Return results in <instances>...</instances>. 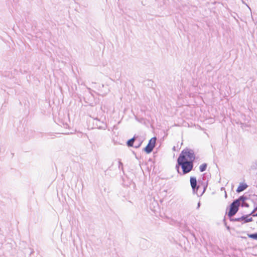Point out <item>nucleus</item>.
Wrapping results in <instances>:
<instances>
[{"mask_svg": "<svg viewBox=\"0 0 257 257\" xmlns=\"http://www.w3.org/2000/svg\"><path fill=\"white\" fill-rule=\"evenodd\" d=\"M223 189H224V188H223V187H222V188H221V190H223Z\"/></svg>", "mask_w": 257, "mask_h": 257, "instance_id": "nucleus-30", "label": "nucleus"}, {"mask_svg": "<svg viewBox=\"0 0 257 257\" xmlns=\"http://www.w3.org/2000/svg\"><path fill=\"white\" fill-rule=\"evenodd\" d=\"M240 206H241L242 207H249V204L248 203H246V202H243L241 204H240Z\"/></svg>", "mask_w": 257, "mask_h": 257, "instance_id": "nucleus-16", "label": "nucleus"}, {"mask_svg": "<svg viewBox=\"0 0 257 257\" xmlns=\"http://www.w3.org/2000/svg\"><path fill=\"white\" fill-rule=\"evenodd\" d=\"M87 89H88V90H89V91H90L91 90V89H90V88H89V87H87Z\"/></svg>", "mask_w": 257, "mask_h": 257, "instance_id": "nucleus-27", "label": "nucleus"}, {"mask_svg": "<svg viewBox=\"0 0 257 257\" xmlns=\"http://www.w3.org/2000/svg\"><path fill=\"white\" fill-rule=\"evenodd\" d=\"M118 168L123 171V164L121 163L120 160L118 161Z\"/></svg>", "mask_w": 257, "mask_h": 257, "instance_id": "nucleus-18", "label": "nucleus"}, {"mask_svg": "<svg viewBox=\"0 0 257 257\" xmlns=\"http://www.w3.org/2000/svg\"><path fill=\"white\" fill-rule=\"evenodd\" d=\"M180 165H179L178 163L177 164V165H176V169L177 170V171L178 172V174H179L180 175H182V173L180 172Z\"/></svg>", "mask_w": 257, "mask_h": 257, "instance_id": "nucleus-14", "label": "nucleus"}, {"mask_svg": "<svg viewBox=\"0 0 257 257\" xmlns=\"http://www.w3.org/2000/svg\"><path fill=\"white\" fill-rule=\"evenodd\" d=\"M255 215L257 217V213L255 214Z\"/></svg>", "mask_w": 257, "mask_h": 257, "instance_id": "nucleus-29", "label": "nucleus"}, {"mask_svg": "<svg viewBox=\"0 0 257 257\" xmlns=\"http://www.w3.org/2000/svg\"><path fill=\"white\" fill-rule=\"evenodd\" d=\"M177 161L182 169V175H185L193 170L194 165L191 161H188L179 158L177 159Z\"/></svg>", "mask_w": 257, "mask_h": 257, "instance_id": "nucleus-1", "label": "nucleus"}, {"mask_svg": "<svg viewBox=\"0 0 257 257\" xmlns=\"http://www.w3.org/2000/svg\"><path fill=\"white\" fill-rule=\"evenodd\" d=\"M247 199V197L245 195H242L239 197L237 199H235L234 200L238 201L237 203H239L241 202L242 203L245 202V201Z\"/></svg>", "mask_w": 257, "mask_h": 257, "instance_id": "nucleus-10", "label": "nucleus"}, {"mask_svg": "<svg viewBox=\"0 0 257 257\" xmlns=\"http://www.w3.org/2000/svg\"><path fill=\"white\" fill-rule=\"evenodd\" d=\"M143 241L144 242H147V240H146V239H144Z\"/></svg>", "mask_w": 257, "mask_h": 257, "instance_id": "nucleus-28", "label": "nucleus"}, {"mask_svg": "<svg viewBox=\"0 0 257 257\" xmlns=\"http://www.w3.org/2000/svg\"><path fill=\"white\" fill-rule=\"evenodd\" d=\"M229 218H230V220L231 221L240 222L239 217H238V218H232L231 217H229Z\"/></svg>", "mask_w": 257, "mask_h": 257, "instance_id": "nucleus-15", "label": "nucleus"}, {"mask_svg": "<svg viewBox=\"0 0 257 257\" xmlns=\"http://www.w3.org/2000/svg\"><path fill=\"white\" fill-rule=\"evenodd\" d=\"M190 181L193 193L197 194L199 186L197 185L196 178L194 176H191L190 179Z\"/></svg>", "mask_w": 257, "mask_h": 257, "instance_id": "nucleus-5", "label": "nucleus"}, {"mask_svg": "<svg viewBox=\"0 0 257 257\" xmlns=\"http://www.w3.org/2000/svg\"><path fill=\"white\" fill-rule=\"evenodd\" d=\"M200 205H201V203H200V202L199 201L197 204V206L196 208L197 209H198L199 208Z\"/></svg>", "mask_w": 257, "mask_h": 257, "instance_id": "nucleus-23", "label": "nucleus"}, {"mask_svg": "<svg viewBox=\"0 0 257 257\" xmlns=\"http://www.w3.org/2000/svg\"><path fill=\"white\" fill-rule=\"evenodd\" d=\"M246 217H247V215H243L239 217L240 222H241L242 224L247 223V221H246Z\"/></svg>", "mask_w": 257, "mask_h": 257, "instance_id": "nucleus-12", "label": "nucleus"}, {"mask_svg": "<svg viewBox=\"0 0 257 257\" xmlns=\"http://www.w3.org/2000/svg\"><path fill=\"white\" fill-rule=\"evenodd\" d=\"M207 187V185L205 186H204V187H203V192H202V193L201 195H202L203 194V193H204V192L205 191V190H206Z\"/></svg>", "mask_w": 257, "mask_h": 257, "instance_id": "nucleus-22", "label": "nucleus"}, {"mask_svg": "<svg viewBox=\"0 0 257 257\" xmlns=\"http://www.w3.org/2000/svg\"><path fill=\"white\" fill-rule=\"evenodd\" d=\"M96 121V125L97 127L99 129H104L106 128V124H104L102 121H100L98 119H95Z\"/></svg>", "mask_w": 257, "mask_h": 257, "instance_id": "nucleus-9", "label": "nucleus"}, {"mask_svg": "<svg viewBox=\"0 0 257 257\" xmlns=\"http://www.w3.org/2000/svg\"><path fill=\"white\" fill-rule=\"evenodd\" d=\"M257 210V205L254 208V211Z\"/></svg>", "mask_w": 257, "mask_h": 257, "instance_id": "nucleus-24", "label": "nucleus"}, {"mask_svg": "<svg viewBox=\"0 0 257 257\" xmlns=\"http://www.w3.org/2000/svg\"><path fill=\"white\" fill-rule=\"evenodd\" d=\"M237 201L234 200L229 205V211L227 214L229 217H232L238 212L240 203H237Z\"/></svg>", "mask_w": 257, "mask_h": 257, "instance_id": "nucleus-3", "label": "nucleus"}, {"mask_svg": "<svg viewBox=\"0 0 257 257\" xmlns=\"http://www.w3.org/2000/svg\"><path fill=\"white\" fill-rule=\"evenodd\" d=\"M248 186L246 183H240L239 186H238L236 191L237 193L241 192L244 190H245L247 188Z\"/></svg>", "mask_w": 257, "mask_h": 257, "instance_id": "nucleus-7", "label": "nucleus"}, {"mask_svg": "<svg viewBox=\"0 0 257 257\" xmlns=\"http://www.w3.org/2000/svg\"><path fill=\"white\" fill-rule=\"evenodd\" d=\"M178 158L193 163L195 159V155L193 150L186 148L181 152Z\"/></svg>", "mask_w": 257, "mask_h": 257, "instance_id": "nucleus-2", "label": "nucleus"}, {"mask_svg": "<svg viewBox=\"0 0 257 257\" xmlns=\"http://www.w3.org/2000/svg\"><path fill=\"white\" fill-rule=\"evenodd\" d=\"M255 211H254V209H253V210L252 211V212H251L250 213L248 214V215H250V216H253V217H255V216H256L255 215V213H254V212H255Z\"/></svg>", "mask_w": 257, "mask_h": 257, "instance_id": "nucleus-20", "label": "nucleus"}, {"mask_svg": "<svg viewBox=\"0 0 257 257\" xmlns=\"http://www.w3.org/2000/svg\"><path fill=\"white\" fill-rule=\"evenodd\" d=\"M225 198L227 197V194H226V192L225 191Z\"/></svg>", "mask_w": 257, "mask_h": 257, "instance_id": "nucleus-25", "label": "nucleus"}, {"mask_svg": "<svg viewBox=\"0 0 257 257\" xmlns=\"http://www.w3.org/2000/svg\"><path fill=\"white\" fill-rule=\"evenodd\" d=\"M136 139V135H135L132 139L128 140L126 142V145L128 147H134L135 140Z\"/></svg>", "mask_w": 257, "mask_h": 257, "instance_id": "nucleus-8", "label": "nucleus"}, {"mask_svg": "<svg viewBox=\"0 0 257 257\" xmlns=\"http://www.w3.org/2000/svg\"><path fill=\"white\" fill-rule=\"evenodd\" d=\"M143 142V140L142 138L139 137V136H136V139L135 140V142L134 144V148H139L140 147L141 145Z\"/></svg>", "mask_w": 257, "mask_h": 257, "instance_id": "nucleus-6", "label": "nucleus"}, {"mask_svg": "<svg viewBox=\"0 0 257 257\" xmlns=\"http://www.w3.org/2000/svg\"><path fill=\"white\" fill-rule=\"evenodd\" d=\"M247 126V125L245 124V123H240V127L242 128H243L244 127H245Z\"/></svg>", "mask_w": 257, "mask_h": 257, "instance_id": "nucleus-21", "label": "nucleus"}, {"mask_svg": "<svg viewBox=\"0 0 257 257\" xmlns=\"http://www.w3.org/2000/svg\"><path fill=\"white\" fill-rule=\"evenodd\" d=\"M249 238H252L254 240H257V232L251 234H247Z\"/></svg>", "mask_w": 257, "mask_h": 257, "instance_id": "nucleus-13", "label": "nucleus"}, {"mask_svg": "<svg viewBox=\"0 0 257 257\" xmlns=\"http://www.w3.org/2000/svg\"><path fill=\"white\" fill-rule=\"evenodd\" d=\"M246 215H247V217H246V221H247V222H251L253 221V219L252 217H250V215H248L247 214Z\"/></svg>", "mask_w": 257, "mask_h": 257, "instance_id": "nucleus-17", "label": "nucleus"}, {"mask_svg": "<svg viewBox=\"0 0 257 257\" xmlns=\"http://www.w3.org/2000/svg\"><path fill=\"white\" fill-rule=\"evenodd\" d=\"M207 164L206 163H203L199 167V170L201 172H204L207 168Z\"/></svg>", "mask_w": 257, "mask_h": 257, "instance_id": "nucleus-11", "label": "nucleus"}, {"mask_svg": "<svg viewBox=\"0 0 257 257\" xmlns=\"http://www.w3.org/2000/svg\"><path fill=\"white\" fill-rule=\"evenodd\" d=\"M156 141V137H155L151 138L149 140L147 146L144 149V151L147 154L151 153L153 151L154 148L155 147Z\"/></svg>", "mask_w": 257, "mask_h": 257, "instance_id": "nucleus-4", "label": "nucleus"}, {"mask_svg": "<svg viewBox=\"0 0 257 257\" xmlns=\"http://www.w3.org/2000/svg\"><path fill=\"white\" fill-rule=\"evenodd\" d=\"M48 139H53L54 138H55V135H54V134H50L48 135Z\"/></svg>", "mask_w": 257, "mask_h": 257, "instance_id": "nucleus-19", "label": "nucleus"}, {"mask_svg": "<svg viewBox=\"0 0 257 257\" xmlns=\"http://www.w3.org/2000/svg\"><path fill=\"white\" fill-rule=\"evenodd\" d=\"M173 150L174 151H175V150H176L175 147H173Z\"/></svg>", "mask_w": 257, "mask_h": 257, "instance_id": "nucleus-26", "label": "nucleus"}]
</instances>
